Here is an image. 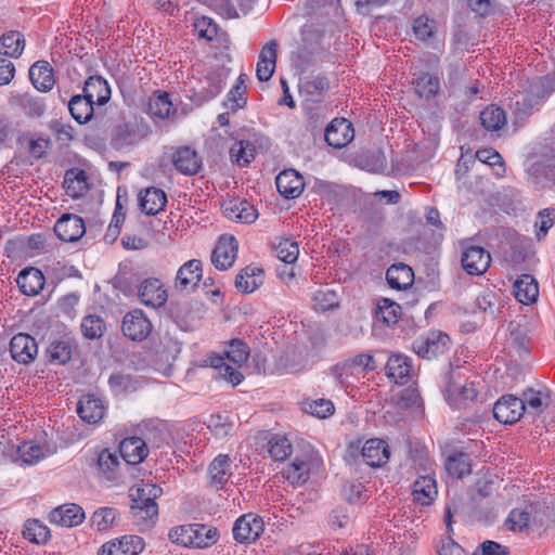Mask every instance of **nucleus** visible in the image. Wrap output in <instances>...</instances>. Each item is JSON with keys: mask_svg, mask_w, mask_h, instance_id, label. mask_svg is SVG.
I'll return each instance as SVG.
<instances>
[{"mask_svg": "<svg viewBox=\"0 0 555 555\" xmlns=\"http://www.w3.org/2000/svg\"><path fill=\"white\" fill-rule=\"evenodd\" d=\"M479 118L482 127L488 131H498L506 122L505 112L495 105H490L481 111Z\"/></svg>", "mask_w": 555, "mask_h": 555, "instance_id": "45", "label": "nucleus"}, {"mask_svg": "<svg viewBox=\"0 0 555 555\" xmlns=\"http://www.w3.org/2000/svg\"><path fill=\"white\" fill-rule=\"evenodd\" d=\"M9 350L14 361L29 364L38 354V345L30 335L18 333L11 338Z\"/></svg>", "mask_w": 555, "mask_h": 555, "instance_id": "8", "label": "nucleus"}, {"mask_svg": "<svg viewBox=\"0 0 555 555\" xmlns=\"http://www.w3.org/2000/svg\"><path fill=\"white\" fill-rule=\"evenodd\" d=\"M80 328L87 339H98L105 332V322L99 315L89 314L82 319Z\"/></svg>", "mask_w": 555, "mask_h": 555, "instance_id": "51", "label": "nucleus"}, {"mask_svg": "<svg viewBox=\"0 0 555 555\" xmlns=\"http://www.w3.org/2000/svg\"><path fill=\"white\" fill-rule=\"evenodd\" d=\"M16 283L24 295L36 296L44 285V276L39 269H23L16 279Z\"/></svg>", "mask_w": 555, "mask_h": 555, "instance_id": "28", "label": "nucleus"}, {"mask_svg": "<svg viewBox=\"0 0 555 555\" xmlns=\"http://www.w3.org/2000/svg\"><path fill=\"white\" fill-rule=\"evenodd\" d=\"M88 178L83 170L72 168L66 171L64 177V188L66 194L73 198H79L88 191Z\"/></svg>", "mask_w": 555, "mask_h": 555, "instance_id": "34", "label": "nucleus"}, {"mask_svg": "<svg viewBox=\"0 0 555 555\" xmlns=\"http://www.w3.org/2000/svg\"><path fill=\"white\" fill-rule=\"evenodd\" d=\"M436 22L426 16H420L413 22V33L418 40L425 41L434 35Z\"/></svg>", "mask_w": 555, "mask_h": 555, "instance_id": "60", "label": "nucleus"}, {"mask_svg": "<svg viewBox=\"0 0 555 555\" xmlns=\"http://www.w3.org/2000/svg\"><path fill=\"white\" fill-rule=\"evenodd\" d=\"M138 295L142 304L154 308L163 306L167 300V292L158 279L143 281Z\"/></svg>", "mask_w": 555, "mask_h": 555, "instance_id": "23", "label": "nucleus"}, {"mask_svg": "<svg viewBox=\"0 0 555 555\" xmlns=\"http://www.w3.org/2000/svg\"><path fill=\"white\" fill-rule=\"evenodd\" d=\"M24 48L25 38L18 31L10 30L0 37V54L2 55L17 59L22 55Z\"/></svg>", "mask_w": 555, "mask_h": 555, "instance_id": "37", "label": "nucleus"}, {"mask_svg": "<svg viewBox=\"0 0 555 555\" xmlns=\"http://www.w3.org/2000/svg\"><path fill=\"white\" fill-rule=\"evenodd\" d=\"M143 135L138 131V127L132 124L118 125L112 134V144L117 150L137 144Z\"/></svg>", "mask_w": 555, "mask_h": 555, "instance_id": "36", "label": "nucleus"}, {"mask_svg": "<svg viewBox=\"0 0 555 555\" xmlns=\"http://www.w3.org/2000/svg\"><path fill=\"white\" fill-rule=\"evenodd\" d=\"M117 514L115 508L101 507L91 516L92 526H94L98 531H106L114 526Z\"/></svg>", "mask_w": 555, "mask_h": 555, "instance_id": "54", "label": "nucleus"}, {"mask_svg": "<svg viewBox=\"0 0 555 555\" xmlns=\"http://www.w3.org/2000/svg\"><path fill=\"white\" fill-rule=\"evenodd\" d=\"M245 86H233L227 95L224 105L231 111L235 112L246 105L247 99L245 96Z\"/></svg>", "mask_w": 555, "mask_h": 555, "instance_id": "62", "label": "nucleus"}, {"mask_svg": "<svg viewBox=\"0 0 555 555\" xmlns=\"http://www.w3.org/2000/svg\"><path fill=\"white\" fill-rule=\"evenodd\" d=\"M83 95L98 105H104L111 98V88L101 76H90L83 86Z\"/></svg>", "mask_w": 555, "mask_h": 555, "instance_id": "29", "label": "nucleus"}, {"mask_svg": "<svg viewBox=\"0 0 555 555\" xmlns=\"http://www.w3.org/2000/svg\"><path fill=\"white\" fill-rule=\"evenodd\" d=\"M171 111L172 103L168 93L157 91L149 99L147 112L152 117L165 119L169 117Z\"/></svg>", "mask_w": 555, "mask_h": 555, "instance_id": "44", "label": "nucleus"}, {"mask_svg": "<svg viewBox=\"0 0 555 555\" xmlns=\"http://www.w3.org/2000/svg\"><path fill=\"white\" fill-rule=\"evenodd\" d=\"M515 298L524 304L534 302L539 296V287L534 278L530 274L520 275L513 285Z\"/></svg>", "mask_w": 555, "mask_h": 555, "instance_id": "32", "label": "nucleus"}, {"mask_svg": "<svg viewBox=\"0 0 555 555\" xmlns=\"http://www.w3.org/2000/svg\"><path fill=\"white\" fill-rule=\"evenodd\" d=\"M248 357L249 347L245 341L236 338L228 343L224 357L212 356L209 358V363L212 369L218 371L220 377L234 387L241 384L244 376L236 367L229 365L225 360L241 367L247 361Z\"/></svg>", "mask_w": 555, "mask_h": 555, "instance_id": "2", "label": "nucleus"}, {"mask_svg": "<svg viewBox=\"0 0 555 555\" xmlns=\"http://www.w3.org/2000/svg\"><path fill=\"white\" fill-rule=\"evenodd\" d=\"M138 201L142 212L155 216L165 208L167 196L163 190L151 186L139 193Z\"/></svg>", "mask_w": 555, "mask_h": 555, "instance_id": "24", "label": "nucleus"}, {"mask_svg": "<svg viewBox=\"0 0 555 555\" xmlns=\"http://www.w3.org/2000/svg\"><path fill=\"white\" fill-rule=\"evenodd\" d=\"M85 518L86 515L82 507L75 503L57 506L49 515L52 524L68 528L80 525Z\"/></svg>", "mask_w": 555, "mask_h": 555, "instance_id": "19", "label": "nucleus"}, {"mask_svg": "<svg viewBox=\"0 0 555 555\" xmlns=\"http://www.w3.org/2000/svg\"><path fill=\"white\" fill-rule=\"evenodd\" d=\"M93 105L83 94H76L72 96L68 102V109L72 117L79 124L88 122L93 115Z\"/></svg>", "mask_w": 555, "mask_h": 555, "instance_id": "40", "label": "nucleus"}, {"mask_svg": "<svg viewBox=\"0 0 555 555\" xmlns=\"http://www.w3.org/2000/svg\"><path fill=\"white\" fill-rule=\"evenodd\" d=\"M268 452L275 461H284L292 453V444L286 437L274 435L268 441Z\"/></svg>", "mask_w": 555, "mask_h": 555, "instance_id": "50", "label": "nucleus"}, {"mask_svg": "<svg viewBox=\"0 0 555 555\" xmlns=\"http://www.w3.org/2000/svg\"><path fill=\"white\" fill-rule=\"evenodd\" d=\"M325 141L335 149H341L354 138L352 124L346 118H335L325 129Z\"/></svg>", "mask_w": 555, "mask_h": 555, "instance_id": "14", "label": "nucleus"}, {"mask_svg": "<svg viewBox=\"0 0 555 555\" xmlns=\"http://www.w3.org/2000/svg\"><path fill=\"white\" fill-rule=\"evenodd\" d=\"M555 221V209L554 208H545L539 211L537 221H535V228L537 233V240L542 241L546 234L547 231L553 227Z\"/></svg>", "mask_w": 555, "mask_h": 555, "instance_id": "57", "label": "nucleus"}, {"mask_svg": "<svg viewBox=\"0 0 555 555\" xmlns=\"http://www.w3.org/2000/svg\"><path fill=\"white\" fill-rule=\"evenodd\" d=\"M29 79L33 86L41 91H50L54 83L53 68L47 61H38L29 68Z\"/></svg>", "mask_w": 555, "mask_h": 555, "instance_id": "26", "label": "nucleus"}, {"mask_svg": "<svg viewBox=\"0 0 555 555\" xmlns=\"http://www.w3.org/2000/svg\"><path fill=\"white\" fill-rule=\"evenodd\" d=\"M450 345V337L446 333L433 331L416 339L413 349L420 357L431 359L446 353Z\"/></svg>", "mask_w": 555, "mask_h": 555, "instance_id": "5", "label": "nucleus"}, {"mask_svg": "<svg viewBox=\"0 0 555 555\" xmlns=\"http://www.w3.org/2000/svg\"><path fill=\"white\" fill-rule=\"evenodd\" d=\"M13 103L23 108L25 114L31 117H40L46 111V104L42 99L29 94H21L12 98Z\"/></svg>", "mask_w": 555, "mask_h": 555, "instance_id": "48", "label": "nucleus"}, {"mask_svg": "<svg viewBox=\"0 0 555 555\" xmlns=\"http://www.w3.org/2000/svg\"><path fill=\"white\" fill-rule=\"evenodd\" d=\"M263 530L262 518L251 513L238 517L232 529L234 539L240 543L255 542Z\"/></svg>", "mask_w": 555, "mask_h": 555, "instance_id": "6", "label": "nucleus"}, {"mask_svg": "<svg viewBox=\"0 0 555 555\" xmlns=\"http://www.w3.org/2000/svg\"><path fill=\"white\" fill-rule=\"evenodd\" d=\"M144 548V541L139 535H124L102 545L100 555H138Z\"/></svg>", "mask_w": 555, "mask_h": 555, "instance_id": "15", "label": "nucleus"}, {"mask_svg": "<svg viewBox=\"0 0 555 555\" xmlns=\"http://www.w3.org/2000/svg\"><path fill=\"white\" fill-rule=\"evenodd\" d=\"M275 184L279 193L285 198H297L304 191V178L294 169L278 175Z\"/></svg>", "mask_w": 555, "mask_h": 555, "instance_id": "21", "label": "nucleus"}, {"mask_svg": "<svg viewBox=\"0 0 555 555\" xmlns=\"http://www.w3.org/2000/svg\"><path fill=\"white\" fill-rule=\"evenodd\" d=\"M77 413L82 421L95 424L104 416V406L95 396L86 395L78 401Z\"/></svg>", "mask_w": 555, "mask_h": 555, "instance_id": "30", "label": "nucleus"}, {"mask_svg": "<svg viewBox=\"0 0 555 555\" xmlns=\"http://www.w3.org/2000/svg\"><path fill=\"white\" fill-rule=\"evenodd\" d=\"M415 93L425 100H429L437 94L439 90V80L429 74H422L414 81Z\"/></svg>", "mask_w": 555, "mask_h": 555, "instance_id": "49", "label": "nucleus"}, {"mask_svg": "<svg viewBox=\"0 0 555 555\" xmlns=\"http://www.w3.org/2000/svg\"><path fill=\"white\" fill-rule=\"evenodd\" d=\"M224 216L235 222L253 223L258 218V211L246 199L233 198L223 204Z\"/></svg>", "mask_w": 555, "mask_h": 555, "instance_id": "18", "label": "nucleus"}, {"mask_svg": "<svg viewBox=\"0 0 555 555\" xmlns=\"http://www.w3.org/2000/svg\"><path fill=\"white\" fill-rule=\"evenodd\" d=\"M168 538L172 543L193 547V527L192 525L173 527L170 529Z\"/></svg>", "mask_w": 555, "mask_h": 555, "instance_id": "58", "label": "nucleus"}, {"mask_svg": "<svg viewBox=\"0 0 555 555\" xmlns=\"http://www.w3.org/2000/svg\"><path fill=\"white\" fill-rule=\"evenodd\" d=\"M54 232L64 242H76L86 232L83 219L74 214H64L54 224Z\"/></svg>", "mask_w": 555, "mask_h": 555, "instance_id": "12", "label": "nucleus"}, {"mask_svg": "<svg viewBox=\"0 0 555 555\" xmlns=\"http://www.w3.org/2000/svg\"><path fill=\"white\" fill-rule=\"evenodd\" d=\"M73 349L74 345L69 339L53 340L47 349L48 360L53 364H65L70 360Z\"/></svg>", "mask_w": 555, "mask_h": 555, "instance_id": "42", "label": "nucleus"}, {"mask_svg": "<svg viewBox=\"0 0 555 555\" xmlns=\"http://www.w3.org/2000/svg\"><path fill=\"white\" fill-rule=\"evenodd\" d=\"M509 550L495 541H483L473 553V555H508Z\"/></svg>", "mask_w": 555, "mask_h": 555, "instance_id": "64", "label": "nucleus"}, {"mask_svg": "<svg viewBox=\"0 0 555 555\" xmlns=\"http://www.w3.org/2000/svg\"><path fill=\"white\" fill-rule=\"evenodd\" d=\"M256 156V147L248 140H238L230 149L232 163L240 167L247 166Z\"/></svg>", "mask_w": 555, "mask_h": 555, "instance_id": "43", "label": "nucleus"}, {"mask_svg": "<svg viewBox=\"0 0 555 555\" xmlns=\"http://www.w3.org/2000/svg\"><path fill=\"white\" fill-rule=\"evenodd\" d=\"M444 396L454 409H464L477 398L474 383H461L460 372L451 370L444 376Z\"/></svg>", "mask_w": 555, "mask_h": 555, "instance_id": "4", "label": "nucleus"}, {"mask_svg": "<svg viewBox=\"0 0 555 555\" xmlns=\"http://www.w3.org/2000/svg\"><path fill=\"white\" fill-rule=\"evenodd\" d=\"M193 547L204 548L215 543L218 539L217 529L205 525L193 524Z\"/></svg>", "mask_w": 555, "mask_h": 555, "instance_id": "52", "label": "nucleus"}, {"mask_svg": "<svg viewBox=\"0 0 555 555\" xmlns=\"http://www.w3.org/2000/svg\"><path fill=\"white\" fill-rule=\"evenodd\" d=\"M461 262L468 274L481 275L490 267L491 256L485 248L470 245L464 248Z\"/></svg>", "mask_w": 555, "mask_h": 555, "instance_id": "9", "label": "nucleus"}, {"mask_svg": "<svg viewBox=\"0 0 555 555\" xmlns=\"http://www.w3.org/2000/svg\"><path fill=\"white\" fill-rule=\"evenodd\" d=\"M386 280L393 289H406L413 284V270L402 262L395 263L387 269Z\"/></svg>", "mask_w": 555, "mask_h": 555, "instance_id": "33", "label": "nucleus"}, {"mask_svg": "<svg viewBox=\"0 0 555 555\" xmlns=\"http://www.w3.org/2000/svg\"><path fill=\"white\" fill-rule=\"evenodd\" d=\"M98 466L107 481L124 482V470L128 467L124 466L115 452H111L108 449L102 450L98 455Z\"/></svg>", "mask_w": 555, "mask_h": 555, "instance_id": "17", "label": "nucleus"}, {"mask_svg": "<svg viewBox=\"0 0 555 555\" xmlns=\"http://www.w3.org/2000/svg\"><path fill=\"white\" fill-rule=\"evenodd\" d=\"M23 537L29 542L44 544L50 538V530L38 519H28L24 525Z\"/></svg>", "mask_w": 555, "mask_h": 555, "instance_id": "46", "label": "nucleus"}, {"mask_svg": "<svg viewBox=\"0 0 555 555\" xmlns=\"http://www.w3.org/2000/svg\"><path fill=\"white\" fill-rule=\"evenodd\" d=\"M278 43L275 40L267 43L260 51L256 75L260 81H268L275 69Z\"/></svg>", "mask_w": 555, "mask_h": 555, "instance_id": "27", "label": "nucleus"}, {"mask_svg": "<svg viewBox=\"0 0 555 555\" xmlns=\"http://www.w3.org/2000/svg\"><path fill=\"white\" fill-rule=\"evenodd\" d=\"M231 476V459L227 454H219L208 467L210 485L222 489Z\"/></svg>", "mask_w": 555, "mask_h": 555, "instance_id": "31", "label": "nucleus"}, {"mask_svg": "<svg viewBox=\"0 0 555 555\" xmlns=\"http://www.w3.org/2000/svg\"><path fill=\"white\" fill-rule=\"evenodd\" d=\"M389 447L383 439H370L362 448V457L371 467H380L389 461Z\"/></svg>", "mask_w": 555, "mask_h": 555, "instance_id": "22", "label": "nucleus"}, {"mask_svg": "<svg viewBox=\"0 0 555 555\" xmlns=\"http://www.w3.org/2000/svg\"><path fill=\"white\" fill-rule=\"evenodd\" d=\"M317 466H319L317 457L297 456L282 470V475L292 486H300L308 481L311 470Z\"/></svg>", "mask_w": 555, "mask_h": 555, "instance_id": "10", "label": "nucleus"}, {"mask_svg": "<svg viewBox=\"0 0 555 555\" xmlns=\"http://www.w3.org/2000/svg\"><path fill=\"white\" fill-rule=\"evenodd\" d=\"M411 367L406 357L391 356L387 361L385 370L389 378L393 379L397 384L403 385L408 382Z\"/></svg>", "mask_w": 555, "mask_h": 555, "instance_id": "39", "label": "nucleus"}, {"mask_svg": "<svg viewBox=\"0 0 555 555\" xmlns=\"http://www.w3.org/2000/svg\"><path fill=\"white\" fill-rule=\"evenodd\" d=\"M276 257L286 264H293L299 255V247L295 241L283 238L274 246Z\"/></svg>", "mask_w": 555, "mask_h": 555, "instance_id": "53", "label": "nucleus"}, {"mask_svg": "<svg viewBox=\"0 0 555 555\" xmlns=\"http://www.w3.org/2000/svg\"><path fill=\"white\" fill-rule=\"evenodd\" d=\"M332 373L336 382L341 387H347L351 385L352 379L357 378L360 375V373L357 371L356 365L352 364L350 361H345L343 363L335 365L332 369Z\"/></svg>", "mask_w": 555, "mask_h": 555, "instance_id": "55", "label": "nucleus"}, {"mask_svg": "<svg viewBox=\"0 0 555 555\" xmlns=\"http://www.w3.org/2000/svg\"><path fill=\"white\" fill-rule=\"evenodd\" d=\"M203 276L202 261L198 259H191L182 264L175 279V288L178 292L194 291Z\"/></svg>", "mask_w": 555, "mask_h": 555, "instance_id": "11", "label": "nucleus"}, {"mask_svg": "<svg viewBox=\"0 0 555 555\" xmlns=\"http://www.w3.org/2000/svg\"><path fill=\"white\" fill-rule=\"evenodd\" d=\"M330 82L325 76H315L305 80L300 85L301 92L309 95H320L323 91L327 90Z\"/></svg>", "mask_w": 555, "mask_h": 555, "instance_id": "61", "label": "nucleus"}, {"mask_svg": "<svg viewBox=\"0 0 555 555\" xmlns=\"http://www.w3.org/2000/svg\"><path fill=\"white\" fill-rule=\"evenodd\" d=\"M529 519L530 514L527 511L514 508L506 519V525L513 531H521L527 528Z\"/></svg>", "mask_w": 555, "mask_h": 555, "instance_id": "63", "label": "nucleus"}, {"mask_svg": "<svg viewBox=\"0 0 555 555\" xmlns=\"http://www.w3.org/2000/svg\"><path fill=\"white\" fill-rule=\"evenodd\" d=\"M207 426L216 438L222 439L232 430L233 422L228 415L217 414L209 417Z\"/></svg>", "mask_w": 555, "mask_h": 555, "instance_id": "56", "label": "nucleus"}, {"mask_svg": "<svg viewBox=\"0 0 555 555\" xmlns=\"http://www.w3.org/2000/svg\"><path fill=\"white\" fill-rule=\"evenodd\" d=\"M413 498L422 505L429 504L437 494L436 480L434 477L426 475L417 478L413 483Z\"/></svg>", "mask_w": 555, "mask_h": 555, "instance_id": "38", "label": "nucleus"}, {"mask_svg": "<svg viewBox=\"0 0 555 555\" xmlns=\"http://www.w3.org/2000/svg\"><path fill=\"white\" fill-rule=\"evenodd\" d=\"M312 300L314 309L319 311H326L338 305L336 293L330 289L317 291Z\"/></svg>", "mask_w": 555, "mask_h": 555, "instance_id": "59", "label": "nucleus"}, {"mask_svg": "<svg viewBox=\"0 0 555 555\" xmlns=\"http://www.w3.org/2000/svg\"><path fill=\"white\" fill-rule=\"evenodd\" d=\"M172 162L179 172L188 176L196 175L202 166V158L189 146L178 149Z\"/></svg>", "mask_w": 555, "mask_h": 555, "instance_id": "25", "label": "nucleus"}, {"mask_svg": "<svg viewBox=\"0 0 555 555\" xmlns=\"http://www.w3.org/2000/svg\"><path fill=\"white\" fill-rule=\"evenodd\" d=\"M401 306L393 300L388 298H382L378 300L375 312L377 321L386 324L387 326H392L398 323L401 318Z\"/></svg>", "mask_w": 555, "mask_h": 555, "instance_id": "41", "label": "nucleus"}, {"mask_svg": "<svg viewBox=\"0 0 555 555\" xmlns=\"http://www.w3.org/2000/svg\"><path fill=\"white\" fill-rule=\"evenodd\" d=\"M238 243L233 236H221L212 250L211 262L218 270L231 268L236 259Z\"/></svg>", "mask_w": 555, "mask_h": 555, "instance_id": "13", "label": "nucleus"}, {"mask_svg": "<svg viewBox=\"0 0 555 555\" xmlns=\"http://www.w3.org/2000/svg\"><path fill=\"white\" fill-rule=\"evenodd\" d=\"M555 91V79L551 77H543L532 81L529 86L528 94L515 95L512 103V108L517 118L522 119L530 114L534 105Z\"/></svg>", "mask_w": 555, "mask_h": 555, "instance_id": "3", "label": "nucleus"}, {"mask_svg": "<svg viewBox=\"0 0 555 555\" xmlns=\"http://www.w3.org/2000/svg\"><path fill=\"white\" fill-rule=\"evenodd\" d=\"M447 472L456 478H462L470 473L469 456L463 452H454L448 456Z\"/></svg>", "mask_w": 555, "mask_h": 555, "instance_id": "47", "label": "nucleus"}, {"mask_svg": "<svg viewBox=\"0 0 555 555\" xmlns=\"http://www.w3.org/2000/svg\"><path fill=\"white\" fill-rule=\"evenodd\" d=\"M163 493L157 485L138 483L130 488L131 515L138 525L150 526L158 515L156 499Z\"/></svg>", "mask_w": 555, "mask_h": 555, "instance_id": "1", "label": "nucleus"}, {"mask_svg": "<svg viewBox=\"0 0 555 555\" xmlns=\"http://www.w3.org/2000/svg\"><path fill=\"white\" fill-rule=\"evenodd\" d=\"M119 452L124 461V466L137 465L143 462L147 456L149 450L146 443L140 437H129L119 444Z\"/></svg>", "mask_w": 555, "mask_h": 555, "instance_id": "20", "label": "nucleus"}, {"mask_svg": "<svg viewBox=\"0 0 555 555\" xmlns=\"http://www.w3.org/2000/svg\"><path fill=\"white\" fill-rule=\"evenodd\" d=\"M152 325L141 310L128 312L122 320V332L131 340L141 341L151 333Z\"/></svg>", "mask_w": 555, "mask_h": 555, "instance_id": "16", "label": "nucleus"}, {"mask_svg": "<svg viewBox=\"0 0 555 555\" xmlns=\"http://www.w3.org/2000/svg\"><path fill=\"white\" fill-rule=\"evenodd\" d=\"M262 269L247 266L235 278V287L242 293H251L262 284Z\"/></svg>", "mask_w": 555, "mask_h": 555, "instance_id": "35", "label": "nucleus"}, {"mask_svg": "<svg viewBox=\"0 0 555 555\" xmlns=\"http://www.w3.org/2000/svg\"><path fill=\"white\" fill-rule=\"evenodd\" d=\"M493 416L502 424H514L524 415V402L513 395L502 396L493 405Z\"/></svg>", "mask_w": 555, "mask_h": 555, "instance_id": "7", "label": "nucleus"}]
</instances>
